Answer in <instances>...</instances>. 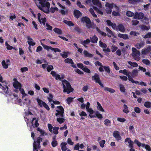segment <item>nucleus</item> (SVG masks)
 Listing matches in <instances>:
<instances>
[{"mask_svg":"<svg viewBox=\"0 0 151 151\" xmlns=\"http://www.w3.org/2000/svg\"><path fill=\"white\" fill-rule=\"evenodd\" d=\"M62 83V85L63 88V92H67L68 94L69 93L73 90V88L69 82L66 80H61Z\"/></svg>","mask_w":151,"mask_h":151,"instance_id":"f03ea898","label":"nucleus"},{"mask_svg":"<svg viewBox=\"0 0 151 151\" xmlns=\"http://www.w3.org/2000/svg\"><path fill=\"white\" fill-rule=\"evenodd\" d=\"M106 31L107 32V35L109 37H110L112 36H114V34L112 31L108 27H107L106 28Z\"/></svg>","mask_w":151,"mask_h":151,"instance_id":"c85d7f7f","label":"nucleus"},{"mask_svg":"<svg viewBox=\"0 0 151 151\" xmlns=\"http://www.w3.org/2000/svg\"><path fill=\"white\" fill-rule=\"evenodd\" d=\"M47 98L48 100H49V102L50 103L51 102H52V101H53V96L52 94H49L48 96L47 97Z\"/></svg>","mask_w":151,"mask_h":151,"instance_id":"6e6d98bb","label":"nucleus"},{"mask_svg":"<svg viewBox=\"0 0 151 151\" xmlns=\"http://www.w3.org/2000/svg\"><path fill=\"white\" fill-rule=\"evenodd\" d=\"M90 39L91 42L96 43H97L98 39L96 36L94 35L91 37Z\"/></svg>","mask_w":151,"mask_h":151,"instance_id":"e433bc0d","label":"nucleus"},{"mask_svg":"<svg viewBox=\"0 0 151 151\" xmlns=\"http://www.w3.org/2000/svg\"><path fill=\"white\" fill-rule=\"evenodd\" d=\"M65 62L66 63H70L72 65V66L75 68H76V66L74 64V63L72 59L69 58H67L65 60Z\"/></svg>","mask_w":151,"mask_h":151,"instance_id":"5701e85b","label":"nucleus"},{"mask_svg":"<svg viewBox=\"0 0 151 151\" xmlns=\"http://www.w3.org/2000/svg\"><path fill=\"white\" fill-rule=\"evenodd\" d=\"M113 29L116 30L117 31H120L122 32H124L125 30L124 26L121 24H119L117 26H116V24L114 25Z\"/></svg>","mask_w":151,"mask_h":151,"instance_id":"9d476101","label":"nucleus"},{"mask_svg":"<svg viewBox=\"0 0 151 151\" xmlns=\"http://www.w3.org/2000/svg\"><path fill=\"white\" fill-rule=\"evenodd\" d=\"M113 136L117 141L121 140L122 138L120 135L119 132L117 131H115L114 132Z\"/></svg>","mask_w":151,"mask_h":151,"instance_id":"f3484780","label":"nucleus"},{"mask_svg":"<svg viewBox=\"0 0 151 151\" xmlns=\"http://www.w3.org/2000/svg\"><path fill=\"white\" fill-rule=\"evenodd\" d=\"M142 63L147 65H149L150 64V61L147 59H143L142 60Z\"/></svg>","mask_w":151,"mask_h":151,"instance_id":"0e129e2a","label":"nucleus"},{"mask_svg":"<svg viewBox=\"0 0 151 151\" xmlns=\"http://www.w3.org/2000/svg\"><path fill=\"white\" fill-rule=\"evenodd\" d=\"M38 8L43 12H49L50 4L46 0H34Z\"/></svg>","mask_w":151,"mask_h":151,"instance_id":"f257e3e1","label":"nucleus"},{"mask_svg":"<svg viewBox=\"0 0 151 151\" xmlns=\"http://www.w3.org/2000/svg\"><path fill=\"white\" fill-rule=\"evenodd\" d=\"M142 147L143 148H145L147 151H151V147L148 145H145V144H142Z\"/></svg>","mask_w":151,"mask_h":151,"instance_id":"4c0bfd02","label":"nucleus"},{"mask_svg":"<svg viewBox=\"0 0 151 151\" xmlns=\"http://www.w3.org/2000/svg\"><path fill=\"white\" fill-rule=\"evenodd\" d=\"M51 74L54 77H55L56 80H61L62 78H63V77H60V75L56 74V73L54 71H52L51 72Z\"/></svg>","mask_w":151,"mask_h":151,"instance_id":"412c9836","label":"nucleus"},{"mask_svg":"<svg viewBox=\"0 0 151 151\" xmlns=\"http://www.w3.org/2000/svg\"><path fill=\"white\" fill-rule=\"evenodd\" d=\"M41 45L44 48L47 50V51H49L50 50L53 51L55 52H61V50L58 48H53L50 46H48L47 45H45L43 43H41Z\"/></svg>","mask_w":151,"mask_h":151,"instance_id":"9b49d317","label":"nucleus"},{"mask_svg":"<svg viewBox=\"0 0 151 151\" xmlns=\"http://www.w3.org/2000/svg\"><path fill=\"white\" fill-rule=\"evenodd\" d=\"M92 2L94 5H97L99 7L101 8L102 5L99 2V0H93Z\"/></svg>","mask_w":151,"mask_h":151,"instance_id":"cd10ccee","label":"nucleus"},{"mask_svg":"<svg viewBox=\"0 0 151 151\" xmlns=\"http://www.w3.org/2000/svg\"><path fill=\"white\" fill-rule=\"evenodd\" d=\"M105 6L106 7L105 10L107 14H110L112 12L111 9L114 7L115 9H116L118 10L119 7L114 3L110 4L108 2H106L105 4Z\"/></svg>","mask_w":151,"mask_h":151,"instance_id":"20e7f679","label":"nucleus"},{"mask_svg":"<svg viewBox=\"0 0 151 151\" xmlns=\"http://www.w3.org/2000/svg\"><path fill=\"white\" fill-rule=\"evenodd\" d=\"M92 79L95 81L96 82L98 83L101 86L104 87V86L101 82L100 80L99 79V75L97 74H95L92 77Z\"/></svg>","mask_w":151,"mask_h":151,"instance_id":"4468645a","label":"nucleus"},{"mask_svg":"<svg viewBox=\"0 0 151 151\" xmlns=\"http://www.w3.org/2000/svg\"><path fill=\"white\" fill-rule=\"evenodd\" d=\"M123 111L126 114H128L129 112L128 107L126 104H124L123 105Z\"/></svg>","mask_w":151,"mask_h":151,"instance_id":"2f4dec72","label":"nucleus"},{"mask_svg":"<svg viewBox=\"0 0 151 151\" xmlns=\"http://www.w3.org/2000/svg\"><path fill=\"white\" fill-rule=\"evenodd\" d=\"M42 140V139L40 137H38L37 140V144L36 143V142L35 140H34V143H33V151H37V149L40 148V142H41Z\"/></svg>","mask_w":151,"mask_h":151,"instance_id":"0eeeda50","label":"nucleus"},{"mask_svg":"<svg viewBox=\"0 0 151 151\" xmlns=\"http://www.w3.org/2000/svg\"><path fill=\"white\" fill-rule=\"evenodd\" d=\"M89 11L94 17H97V15L95 13L93 9L92 8H90L89 10Z\"/></svg>","mask_w":151,"mask_h":151,"instance_id":"3c124183","label":"nucleus"},{"mask_svg":"<svg viewBox=\"0 0 151 151\" xmlns=\"http://www.w3.org/2000/svg\"><path fill=\"white\" fill-rule=\"evenodd\" d=\"M64 109L62 106H58L57 107V109L56 111L57 112L55 114L56 116L58 117H63V113L64 111Z\"/></svg>","mask_w":151,"mask_h":151,"instance_id":"6e6552de","label":"nucleus"},{"mask_svg":"<svg viewBox=\"0 0 151 151\" xmlns=\"http://www.w3.org/2000/svg\"><path fill=\"white\" fill-rule=\"evenodd\" d=\"M95 114H96V117H98L99 119H101L103 118L102 114L99 113L98 111L96 112L95 113Z\"/></svg>","mask_w":151,"mask_h":151,"instance_id":"bf43d9fd","label":"nucleus"},{"mask_svg":"<svg viewBox=\"0 0 151 151\" xmlns=\"http://www.w3.org/2000/svg\"><path fill=\"white\" fill-rule=\"evenodd\" d=\"M14 83L13 86L15 88H19L22 87V86L20 83L17 81L16 78H14L13 79Z\"/></svg>","mask_w":151,"mask_h":151,"instance_id":"aec40b11","label":"nucleus"},{"mask_svg":"<svg viewBox=\"0 0 151 151\" xmlns=\"http://www.w3.org/2000/svg\"><path fill=\"white\" fill-rule=\"evenodd\" d=\"M130 72L126 69L124 70L123 74L127 76L128 78V80L133 83L137 84L138 82L137 81H135L132 78V77L130 75Z\"/></svg>","mask_w":151,"mask_h":151,"instance_id":"1a4fd4ad","label":"nucleus"},{"mask_svg":"<svg viewBox=\"0 0 151 151\" xmlns=\"http://www.w3.org/2000/svg\"><path fill=\"white\" fill-rule=\"evenodd\" d=\"M144 106L147 108H150L151 106V103L150 102L146 101L145 103Z\"/></svg>","mask_w":151,"mask_h":151,"instance_id":"5fc2aeb1","label":"nucleus"},{"mask_svg":"<svg viewBox=\"0 0 151 151\" xmlns=\"http://www.w3.org/2000/svg\"><path fill=\"white\" fill-rule=\"evenodd\" d=\"M74 14L75 17L77 18H78L82 15L81 13L78 10H75L74 12Z\"/></svg>","mask_w":151,"mask_h":151,"instance_id":"a878e982","label":"nucleus"},{"mask_svg":"<svg viewBox=\"0 0 151 151\" xmlns=\"http://www.w3.org/2000/svg\"><path fill=\"white\" fill-rule=\"evenodd\" d=\"M117 121L121 122H124L126 121V119L124 118L117 117Z\"/></svg>","mask_w":151,"mask_h":151,"instance_id":"603ef678","label":"nucleus"},{"mask_svg":"<svg viewBox=\"0 0 151 151\" xmlns=\"http://www.w3.org/2000/svg\"><path fill=\"white\" fill-rule=\"evenodd\" d=\"M132 56L135 60L139 61L140 59V52L135 47H133L132 48Z\"/></svg>","mask_w":151,"mask_h":151,"instance_id":"7ed1b4c3","label":"nucleus"},{"mask_svg":"<svg viewBox=\"0 0 151 151\" xmlns=\"http://www.w3.org/2000/svg\"><path fill=\"white\" fill-rule=\"evenodd\" d=\"M63 22L67 24L68 25L71 26H73L74 25L73 24V22L69 21L67 20H64L63 21Z\"/></svg>","mask_w":151,"mask_h":151,"instance_id":"c03bdc74","label":"nucleus"},{"mask_svg":"<svg viewBox=\"0 0 151 151\" xmlns=\"http://www.w3.org/2000/svg\"><path fill=\"white\" fill-rule=\"evenodd\" d=\"M41 14L40 13L37 14L38 19L40 23H42L44 25H45L46 22V19L45 17H41Z\"/></svg>","mask_w":151,"mask_h":151,"instance_id":"2eb2a0df","label":"nucleus"},{"mask_svg":"<svg viewBox=\"0 0 151 151\" xmlns=\"http://www.w3.org/2000/svg\"><path fill=\"white\" fill-rule=\"evenodd\" d=\"M107 23L108 26H111L112 27L113 29V27L114 25H116L115 24H113L110 20H107L106 21Z\"/></svg>","mask_w":151,"mask_h":151,"instance_id":"680f3d73","label":"nucleus"},{"mask_svg":"<svg viewBox=\"0 0 151 151\" xmlns=\"http://www.w3.org/2000/svg\"><path fill=\"white\" fill-rule=\"evenodd\" d=\"M99 45L101 47L103 48H106L107 45L105 43H103L101 41H100L99 42Z\"/></svg>","mask_w":151,"mask_h":151,"instance_id":"8fccbe9b","label":"nucleus"},{"mask_svg":"<svg viewBox=\"0 0 151 151\" xmlns=\"http://www.w3.org/2000/svg\"><path fill=\"white\" fill-rule=\"evenodd\" d=\"M128 63L132 67H137L138 66V64L136 62H132L131 61H128Z\"/></svg>","mask_w":151,"mask_h":151,"instance_id":"ea45409f","label":"nucleus"},{"mask_svg":"<svg viewBox=\"0 0 151 151\" xmlns=\"http://www.w3.org/2000/svg\"><path fill=\"white\" fill-rule=\"evenodd\" d=\"M90 42V40L87 39L85 40L82 41L81 42V43L83 46H85V45L88 44Z\"/></svg>","mask_w":151,"mask_h":151,"instance_id":"37998d69","label":"nucleus"},{"mask_svg":"<svg viewBox=\"0 0 151 151\" xmlns=\"http://www.w3.org/2000/svg\"><path fill=\"white\" fill-rule=\"evenodd\" d=\"M69 54L68 52H63L62 53L60 54V55L64 58H67Z\"/></svg>","mask_w":151,"mask_h":151,"instance_id":"49530a36","label":"nucleus"},{"mask_svg":"<svg viewBox=\"0 0 151 151\" xmlns=\"http://www.w3.org/2000/svg\"><path fill=\"white\" fill-rule=\"evenodd\" d=\"M81 21L83 23H86V27L89 29L93 28L95 27L94 24L91 23L90 19L87 17H82L81 19Z\"/></svg>","mask_w":151,"mask_h":151,"instance_id":"39448f33","label":"nucleus"},{"mask_svg":"<svg viewBox=\"0 0 151 151\" xmlns=\"http://www.w3.org/2000/svg\"><path fill=\"white\" fill-rule=\"evenodd\" d=\"M104 123L105 125L107 126H110L111 121L109 120L108 119H106L104 121Z\"/></svg>","mask_w":151,"mask_h":151,"instance_id":"79ce46f5","label":"nucleus"},{"mask_svg":"<svg viewBox=\"0 0 151 151\" xmlns=\"http://www.w3.org/2000/svg\"><path fill=\"white\" fill-rule=\"evenodd\" d=\"M138 75V71L136 70H134L132 71V76L133 77L137 76Z\"/></svg>","mask_w":151,"mask_h":151,"instance_id":"de8ad7c7","label":"nucleus"},{"mask_svg":"<svg viewBox=\"0 0 151 151\" xmlns=\"http://www.w3.org/2000/svg\"><path fill=\"white\" fill-rule=\"evenodd\" d=\"M31 124L33 127H37L39 125V124L37 123V120L36 118H34L32 119Z\"/></svg>","mask_w":151,"mask_h":151,"instance_id":"393cba45","label":"nucleus"},{"mask_svg":"<svg viewBox=\"0 0 151 151\" xmlns=\"http://www.w3.org/2000/svg\"><path fill=\"white\" fill-rule=\"evenodd\" d=\"M58 6L60 7L61 8L63 9L61 10V13L62 14L64 15L65 14V11L63 10L64 9H65V6H63L62 5H61L60 3H57Z\"/></svg>","mask_w":151,"mask_h":151,"instance_id":"473e14b6","label":"nucleus"},{"mask_svg":"<svg viewBox=\"0 0 151 151\" xmlns=\"http://www.w3.org/2000/svg\"><path fill=\"white\" fill-rule=\"evenodd\" d=\"M141 29L143 30H148L150 29V27H147L145 25H141L140 26Z\"/></svg>","mask_w":151,"mask_h":151,"instance_id":"864d4df0","label":"nucleus"},{"mask_svg":"<svg viewBox=\"0 0 151 151\" xmlns=\"http://www.w3.org/2000/svg\"><path fill=\"white\" fill-rule=\"evenodd\" d=\"M115 9L117 12H116L115 11H113L112 14V16H120V14L119 13L120 10L119 8L118 10H117L116 9Z\"/></svg>","mask_w":151,"mask_h":151,"instance_id":"72a5a7b5","label":"nucleus"},{"mask_svg":"<svg viewBox=\"0 0 151 151\" xmlns=\"http://www.w3.org/2000/svg\"><path fill=\"white\" fill-rule=\"evenodd\" d=\"M79 115L81 116H87V114L86 113L83 111H79Z\"/></svg>","mask_w":151,"mask_h":151,"instance_id":"338daca9","label":"nucleus"},{"mask_svg":"<svg viewBox=\"0 0 151 151\" xmlns=\"http://www.w3.org/2000/svg\"><path fill=\"white\" fill-rule=\"evenodd\" d=\"M53 31L58 35H61L63 34L62 31L58 28H55L54 29Z\"/></svg>","mask_w":151,"mask_h":151,"instance_id":"c9c22d12","label":"nucleus"},{"mask_svg":"<svg viewBox=\"0 0 151 151\" xmlns=\"http://www.w3.org/2000/svg\"><path fill=\"white\" fill-rule=\"evenodd\" d=\"M97 109L98 110L101 111V112H105V111L104 109L103 108L101 105L100 103L98 102H97Z\"/></svg>","mask_w":151,"mask_h":151,"instance_id":"c756f323","label":"nucleus"},{"mask_svg":"<svg viewBox=\"0 0 151 151\" xmlns=\"http://www.w3.org/2000/svg\"><path fill=\"white\" fill-rule=\"evenodd\" d=\"M51 145L53 147H56L58 145L57 141L55 140H53L52 142Z\"/></svg>","mask_w":151,"mask_h":151,"instance_id":"69168bd1","label":"nucleus"},{"mask_svg":"<svg viewBox=\"0 0 151 151\" xmlns=\"http://www.w3.org/2000/svg\"><path fill=\"white\" fill-rule=\"evenodd\" d=\"M45 25V27L46 29L49 30H52V27L50 25L46 23V24Z\"/></svg>","mask_w":151,"mask_h":151,"instance_id":"774afa93","label":"nucleus"},{"mask_svg":"<svg viewBox=\"0 0 151 151\" xmlns=\"http://www.w3.org/2000/svg\"><path fill=\"white\" fill-rule=\"evenodd\" d=\"M89 113V116L91 118H93L96 117V114L94 113V112L92 109H90L89 110L87 111Z\"/></svg>","mask_w":151,"mask_h":151,"instance_id":"b1692460","label":"nucleus"},{"mask_svg":"<svg viewBox=\"0 0 151 151\" xmlns=\"http://www.w3.org/2000/svg\"><path fill=\"white\" fill-rule=\"evenodd\" d=\"M3 78L0 75V82H2V83H0V88H1L4 91V92L6 94H8L9 93L8 87L5 85L6 84L5 81H3Z\"/></svg>","mask_w":151,"mask_h":151,"instance_id":"423d86ee","label":"nucleus"},{"mask_svg":"<svg viewBox=\"0 0 151 151\" xmlns=\"http://www.w3.org/2000/svg\"><path fill=\"white\" fill-rule=\"evenodd\" d=\"M124 142L126 144H128V145L129 147H133V142L131 140L130 138L127 137L125 139Z\"/></svg>","mask_w":151,"mask_h":151,"instance_id":"dca6fc26","label":"nucleus"},{"mask_svg":"<svg viewBox=\"0 0 151 151\" xmlns=\"http://www.w3.org/2000/svg\"><path fill=\"white\" fill-rule=\"evenodd\" d=\"M5 44L6 46L7 49L8 50H11L12 49H14V48L13 47L9 45L7 42H5Z\"/></svg>","mask_w":151,"mask_h":151,"instance_id":"13d9d810","label":"nucleus"},{"mask_svg":"<svg viewBox=\"0 0 151 151\" xmlns=\"http://www.w3.org/2000/svg\"><path fill=\"white\" fill-rule=\"evenodd\" d=\"M37 101L38 102V105L40 107H42V106H43L47 110H50V108L49 107L48 105L45 102H43L38 98H37Z\"/></svg>","mask_w":151,"mask_h":151,"instance_id":"f8f14e48","label":"nucleus"},{"mask_svg":"<svg viewBox=\"0 0 151 151\" xmlns=\"http://www.w3.org/2000/svg\"><path fill=\"white\" fill-rule=\"evenodd\" d=\"M145 43L143 42H141L139 43H137L135 44L134 46L138 49H140L143 47Z\"/></svg>","mask_w":151,"mask_h":151,"instance_id":"bb28decb","label":"nucleus"},{"mask_svg":"<svg viewBox=\"0 0 151 151\" xmlns=\"http://www.w3.org/2000/svg\"><path fill=\"white\" fill-rule=\"evenodd\" d=\"M37 130L39 131L40 132V133L41 134V135L44 136L45 135H47V134L43 130L40 129V128H38L37 129Z\"/></svg>","mask_w":151,"mask_h":151,"instance_id":"a18cd8bd","label":"nucleus"},{"mask_svg":"<svg viewBox=\"0 0 151 151\" xmlns=\"http://www.w3.org/2000/svg\"><path fill=\"white\" fill-rule=\"evenodd\" d=\"M27 38L28 40L27 42L29 45L33 46L35 45V43L33 42V39L29 36H27Z\"/></svg>","mask_w":151,"mask_h":151,"instance_id":"4be33fe9","label":"nucleus"},{"mask_svg":"<svg viewBox=\"0 0 151 151\" xmlns=\"http://www.w3.org/2000/svg\"><path fill=\"white\" fill-rule=\"evenodd\" d=\"M61 118L58 117L57 119V121L60 124H62L64 122V119L61 117Z\"/></svg>","mask_w":151,"mask_h":151,"instance_id":"052dcab7","label":"nucleus"},{"mask_svg":"<svg viewBox=\"0 0 151 151\" xmlns=\"http://www.w3.org/2000/svg\"><path fill=\"white\" fill-rule=\"evenodd\" d=\"M118 37L120 38H122L124 40L128 39H129L128 35L126 34L119 33L118 34Z\"/></svg>","mask_w":151,"mask_h":151,"instance_id":"f704fd0d","label":"nucleus"},{"mask_svg":"<svg viewBox=\"0 0 151 151\" xmlns=\"http://www.w3.org/2000/svg\"><path fill=\"white\" fill-rule=\"evenodd\" d=\"M59 129V127H54L53 129V133L56 134H58V130Z\"/></svg>","mask_w":151,"mask_h":151,"instance_id":"4d7b16f0","label":"nucleus"},{"mask_svg":"<svg viewBox=\"0 0 151 151\" xmlns=\"http://www.w3.org/2000/svg\"><path fill=\"white\" fill-rule=\"evenodd\" d=\"M151 50V46H148L147 47L144 48L141 50V54L146 55Z\"/></svg>","mask_w":151,"mask_h":151,"instance_id":"ddd939ff","label":"nucleus"},{"mask_svg":"<svg viewBox=\"0 0 151 151\" xmlns=\"http://www.w3.org/2000/svg\"><path fill=\"white\" fill-rule=\"evenodd\" d=\"M120 90L121 92L122 93H124L125 92V88L124 86L122 84H119V85Z\"/></svg>","mask_w":151,"mask_h":151,"instance_id":"a19ab883","label":"nucleus"},{"mask_svg":"<svg viewBox=\"0 0 151 151\" xmlns=\"http://www.w3.org/2000/svg\"><path fill=\"white\" fill-rule=\"evenodd\" d=\"M67 143L65 142H62L61 144V147L63 151H66L67 150L66 145Z\"/></svg>","mask_w":151,"mask_h":151,"instance_id":"7c9ffc66","label":"nucleus"},{"mask_svg":"<svg viewBox=\"0 0 151 151\" xmlns=\"http://www.w3.org/2000/svg\"><path fill=\"white\" fill-rule=\"evenodd\" d=\"M144 16V14L142 13L136 12L134 16V18L135 19H141L143 18Z\"/></svg>","mask_w":151,"mask_h":151,"instance_id":"a211bd4d","label":"nucleus"},{"mask_svg":"<svg viewBox=\"0 0 151 151\" xmlns=\"http://www.w3.org/2000/svg\"><path fill=\"white\" fill-rule=\"evenodd\" d=\"M127 15L129 17L133 16L134 14V13L130 11H128L126 13Z\"/></svg>","mask_w":151,"mask_h":151,"instance_id":"e2e57ef3","label":"nucleus"},{"mask_svg":"<svg viewBox=\"0 0 151 151\" xmlns=\"http://www.w3.org/2000/svg\"><path fill=\"white\" fill-rule=\"evenodd\" d=\"M10 60H7L5 61L3 60L1 64L3 67L5 69H6L8 68V66L10 65Z\"/></svg>","mask_w":151,"mask_h":151,"instance_id":"6ab92c4d","label":"nucleus"},{"mask_svg":"<svg viewBox=\"0 0 151 151\" xmlns=\"http://www.w3.org/2000/svg\"><path fill=\"white\" fill-rule=\"evenodd\" d=\"M19 89L20 92L22 94V97H25L27 95V94L25 93L23 89L21 87Z\"/></svg>","mask_w":151,"mask_h":151,"instance_id":"09e8293b","label":"nucleus"},{"mask_svg":"<svg viewBox=\"0 0 151 151\" xmlns=\"http://www.w3.org/2000/svg\"><path fill=\"white\" fill-rule=\"evenodd\" d=\"M83 53L84 55L87 57L91 58L93 56V55L92 54L88 52L87 51L84 50Z\"/></svg>","mask_w":151,"mask_h":151,"instance_id":"58836bf2","label":"nucleus"}]
</instances>
